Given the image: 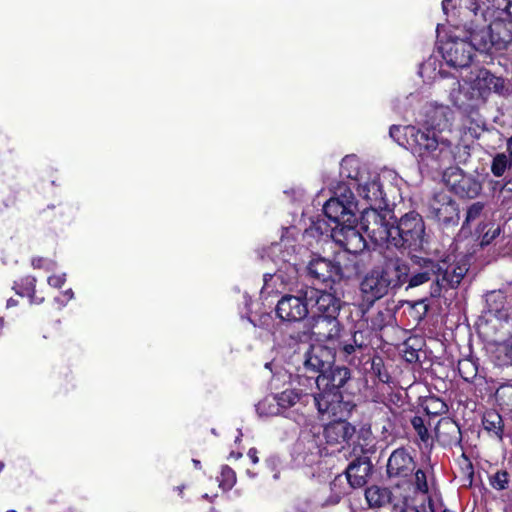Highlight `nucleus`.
Listing matches in <instances>:
<instances>
[{"label": "nucleus", "mask_w": 512, "mask_h": 512, "mask_svg": "<svg viewBox=\"0 0 512 512\" xmlns=\"http://www.w3.org/2000/svg\"><path fill=\"white\" fill-rule=\"evenodd\" d=\"M453 121L454 112L449 106L429 103L423 109L421 127L407 126L404 129L407 143L419 163L432 169H440L453 163L465 164L468 161V146L454 145L441 135L451 129Z\"/></svg>", "instance_id": "nucleus-1"}, {"label": "nucleus", "mask_w": 512, "mask_h": 512, "mask_svg": "<svg viewBox=\"0 0 512 512\" xmlns=\"http://www.w3.org/2000/svg\"><path fill=\"white\" fill-rule=\"evenodd\" d=\"M409 266L403 260L389 259L371 269L362 279L360 290L368 302H375L395 293L408 279Z\"/></svg>", "instance_id": "nucleus-2"}, {"label": "nucleus", "mask_w": 512, "mask_h": 512, "mask_svg": "<svg viewBox=\"0 0 512 512\" xmlns=\"http://www.w3.org/2000/svg\"><path fill=\"white\" fill-rule=\"evenodd\" d=\"M463 90L453 89L450 93L451 101L460 109H474L483 103L491 92L504 94L505 81L487 69H476L471 71L465 80Z\"/></svg>", "instance_id": "nucleus-3"}, {"label": "nucleus", "mask_w": 512, "mask_h": 512, "mask_svg": "<svg viewBox=\"0 0 512 512\" xmlns=\"http://www.w3.org/2000/svg\"><path fill=\"white\" fill-rule=\"evenodd\" d=\"M488 13L490 5L486 2L481 6L474 0L471 1V6L466 7L465 16L469 18V22L465 24V28L469 32V42L474 51L489 52L492 48L496 49L491 25H486Z\"/></svg>", "instance_id": "nucleus-4"}, {"label": "nucleus", "mask_w": 512, "mask_h": 512, "mask_svg": "<svg viewBox=\"0 0 512 512\" xmlns=\"http://www.w3.org/2000/svg\"><path fill=\"white\" fill-rule=\"evenodd\" d=\"M391 246L411 250H422L427 243L422 216L411 211L403 215L392 227Z\"/></svg>", "instance_id": "nucleus-5"}, {"label": "nucleus", "mask_w": 512, "mask_h": 512, "mask_svg": "<svg viewBox=\"0 0 512 512\" xmlns=\"http://www.w3.org/2000/svg\"><path fill=\"white\" fill-rule=\"evenodd\" d=\"M269 255L277 267L271 277L285 286L293 284L298 276L295 246L291 244L288 238L282 237L280 242L270 246Z\"/></svg>", "instance_id": "nucleus-6"}, {"label": "nucleus", "mask_w": 512, "mask_h": 512, "mask_svg": "<svg viewBox=\"0 0 512 512\" xmlns=\"http://www.w3.org/2000/svg\"><path fill=\"white\" fill-rule=\"evenodd\" d=\"M436 284L431 288V296H440L442 289L456 288L466 275L469 264L465 256L448 255L436 262Z\"/></svg>", "instance_id": "nucleus-7"}, {"label": "nucleus", "mask_w": 512, "mask_h": 512, "mask_svg": "<svg viewBox=\"0 0 512 512\" xmlns=\"http://www.w3.org/2000/svg\"><path fill=\"white\" fill-rule=\"evenodd\" d=\"M379 208L364 209L360 218V229L376 245H391L392 227L395 221L389 212H379Z\"/></svg>", "instance_id": "nucleus-8"}, {"label": "nucleus", "mask_w": 512, "mask_h": 512, "mask_svg": "<svg viewBox=\"0 0 512 512\" xmlns=\"http://www.w3.org/2000/svg\"><path fill=\"white\" fill-rule=\"evenodd\" d=\"M306 288L296 294H285L280 297L275 306L277 318L286 323H298L309 316L310 308Z\"/></svg>", "instance_id": "nucleus-9"}, {"label": "nucleus", "mask_w": 512, "mask_h": 512, "mask_svg": "<svg viewBox=\"0 0 512 512\" xmlns=\"http://www.w3.org/2000/svg\"><path fill=\"white\" fill-rule=\"evenodd\" d=\"M427 217L435 220L441 229L449 230L459 223V208L448 194L437 193L427 204Z\"/></svg>", "instance_id": "nucleus-10"}, {"label": "nucleus", "mask_w": 512, "mask_h": 512, "mask_svg": "<svg viewBox=\"0 0 512 512\" xmlns=\"http://www.w3.org/2000/svg\"><path fill=\"white\" fill-rule=\"evenodd\" d=\"M317 390L313 399L319 415L327 419L343 418L347 415L350 404L343 401L340 390L326 386L317 387Z\"/></svg>", "instance_id": "nucleus-11"}, {"label": "nucleus", "mask_w": 512, "mask_h": 512, "mask_svg": "<svg viewBox=\"0 0 512 512\" xmlns=\"http://www.w3.org/2000/svg\"><path fill=\"white\" fill-rule=\"evenodd\" d=\"M489 18L492 19L490 25L494 33L496 50H502L512 42V2L503 9L494 8L491 3Z\"/></svg>", "instance_id": "nucleus-12"}, {"label": "nucleus", "mask_w": 512, "mask_h": 512, "mask_svg": "<svg viewBox=\"0 0 512 512\" xmlns=\"http://www.w3.org/2000/svg\"><path fill=\"white\" fill-rule=\"evenodd\" d=\"M416 468V461L411 452L404 447L392 451L386 463V475L391 481L410 479Z\"/></svg>", "instance_id": "nucleus-13"}, {"label": "nucleus", "mask_w": 512, "mask_h": 512, "mask_svg": "<svg viewBox=\"0 0 512 512\" xmlns=\"http://www.w3.org/2000/svg\"><path fill=\"white\" fill-rule=\"evenodd\" d=\"M306 295L309 302L310 317H338L341 302L336 296L312 287H306Z\"/></svg>", "instance_id": "nucleus-14"}, {"label": "nucleus", "mask_w": 512, "mask_h": 512, "mask_svg": "<svg viewBox=\"0 0 512 512\" xmlns=\"http://www.w3.org/2000/svg\"><path fill=\"white\" fill-rule=\"evenodd\" d=\"M445 62L454 68L468 67L473 59L474 49L469 41L460 38H450L440 47Z\"/></svg>", "instance_id": "nucleus-15"}, {"label": "nucleus", "mask_w": 512, "mask_h": 512, "mask_svg": "<svg viewBox=\"0 0 512 512\" xmlns=\"http://www.w3.org/2000/svg\"><path fill=\"white\" fill-rule=\"evenodd\" d=\"M334 361L333 349L323 345H312L302 356V369L307 374H317L318 376L328 372Z\"/></svg>", "instance_id": "nucleus-16"}, {"label": "nucleus", "mask_w": 512, "mask_h": 512, "mask_svg": "<svg viewBox=\"0 0 512 512\" xmlns=\"http://www.w3.org/2000/svg\"><path fill=\"white\" fill-rule=\"evenodd\" d=\"M358 195L365 200L370 208H384L388 206L387 192L378 174L369 175L366 179L361 178L356 183Z\"/></svg>", "instance_id": "nucleus-17"}, {"label": "nucleus", "mask_w": 512, "mask_h": 512, "mask_svg": "<svg viewBox=\"0 0 512 512\" xmlns=\"http://www.w3.org/2000/svg\"><path fill=\"white\" fill-rule=\"evenodd\" d=\"M321 444L322 439L320 435L312 431L301 432L294 446L296 459L307 466L313 465L321 456Z\"/></svg>", "instance_id": "nucleus-18"}, {"label": "nucleus", "mask_w": 512, "mask_h": 512, "mask_svg": "<svg viewBox=\"0 0 512 512\" xmlns=\"http://www.w3.org/2000/svg\"><path fill=\"white\" fill-rule=\"evenodd\" d=\"M354 223H346L341 226H334L332 239L347 252L357 254L367 247V242L354 225Z\"/></svg>", "instance_id": "nucleus-19"}, {"label": "nucleus", "mask_w": 512, "mask_h": 512, "mask_svg": "<svg viewBox=\"0 0 512 512\" xmlns=\"http://www.w3.org/2000/svg\"><path fill=\"white\" fill-rule=\"evenodd\" d=\"M307 398V394L297 389H285L275 394L277 405L280 408V415L290 418L298 424L305 423L306 417L303 413H299L298 409H291L298 404H305Z\"/></svg>", "instance_id": "nucleus-20"}, {"label": "nucleus", "mask_w": 512, "mask_h": 512, "mask_svg": "<svg viewBox=\"0 0 512 512\" xmlns=\"http://www.w3.org/2000/svg\"><path fill=\"white\" fill-rule=\"evenodd\" d=\"M308 275L318 283L340 281L343 277L339 263L324 257H315L307 265Z\"/></svg>", "instance_id": "nucleus-21"}, {"label": "nucleus", "mask_w": 512, "mask_h": 512, "mask_svg": "<svg viewBox=\"0 0 512 512\" xmlns=\"http://www.w3.org/2000/svg\"><path fill=\"white\" fill-rule=\"evenodd\" d=\"M357 208L344 204L338 199L330 198L323 206L325 216L332 226H341L346 223H355Z\"/></svg>", "instance_id": "nucleus-22"}, {"label": "nucleus", "mask_w": 512, "mask_h": 512, "mask_svg": "<svg viewBox=\"0 0 512 512\" xmlns=\"http://www.w3.org/2000/svg\"><path fill=\"white\" fill-rule=\"evenodd\" d=\"M311 333L322 341H333L340 337L341 326L338 317H309Z\"/></svg>", "instance_id": "nucleus-23"}, {"label": "nucleus", "mask_w": 512, "mask_h": 512, "mask_svg": "<svg viewBox=\"0 0 512 512\" xmlns=\"http://www.w3.org/2000/svg\"><path fill=\"white\" fill-rule=\"evenodd\" d=\"M402 497L403 495L398 487L390 490L384 487L371 486L365 491V498L369 506L374 508L390 506L392 510L394 504L399 503Z\"/></svg>", "instance_id": "nucleus-24"}, {"label": "nucleus", "mask_w": 512, "mask_h": 512, "mask_svg": "<svg viewBox=\"0 0 512 512\" xmlns=\"http://www.w3.org/2000/svg\"><path fill=\"white\" fill-rule=\"evenodd\" d=\"M356 458L348 465L346 477L353 488H359L367 483L372 471L369 456L355 455Z\"/></svg>", "instance_id": "nucleus-25"}, {"label": "nucleus", "mask_w": 512, "mask_h": 512, "mask_svg": "<svg viewBox=\"0 0 512 512\" xmlns=\"http://www.w3.org/2000/svg\"><path fill=\"white\" fill-rule=\"evenodd\" d=\"M437 441L444 447L457 446L461 443L462 433L456 421L444 417L438 421L435 428Z\"/></svg>", "instance_id": "nucleus-26"}, {"label": "nucleus", "mask_w": 512, "mask_h": 512, "mask_svg": "<svg viewBox=\"0 0 512 512\" xmlns=\"http://www.w3.org/2000/svg\"><path fill=\"white\" fill-rule=\"evenodd\" d=\"M355 433V427L343 418H335L324 428V437L330 444L347 442Z\"/></svg>", "instance_id": "nucleus-27"}, {"label": "nucleus", "mask_w": 512, "mask_h": 512, "mask_svg": "<svg viewBox=\"0 0 512 512\" xmlns=\"http://www.w3.org/2000/svg\"><path fill=\"white\" fill-rule=\"evenodd\" d=\"M351 377V372L347 367L331 366L328 372L316 377L317 387L326 386L340 390Z\"/></svg>", "instance_id": "nucleus-28"}, {"label": "nucleus", "mask_w": 512, "mask_h": 512, "mask_svg": "<svg viewBox=\"0 0 512 512\" xmlns=\"http://www.w3.org/2000/svg\"><path fill=\"white\" fill-rule=\"evenodd\" d=\"M436 262L423 258L419 261V269L409 270L408 279L406 283L407 289L415 288L431 280L433 276L436 277Z\"/></svg>", "instance_id": "nucleus-29"}, {"label": "nucleus", "mask_w": 512, "mask_h": 512, "mask_svg": "<svg viewBox=\"0 0 512 512\" xmlns=\"http://www.w3.org/2000/svg\"><path fill=\"white\" fill-rule=\"evenodd\" d=\"M376 451V442L369 426H362L356 436L353 448L355 455L368 456Z\"/></svg>", "instance_id": "nucleus-30"}, {"label": "nucleus", "mask_w": 512, "mask_h": 512, "mask_svg": "<svg viewBox=\"0 0 512 512\" xmlns=\"http://www.w3.org/2000/svg\"><path fill=\"white\" fill-rule=\"evenodd\" d=\"M333 231L334 226L326 222L324 219H317L316 221H313L308 228L305 229L303 238L307 241L309 246H312V239L317 240L323 236L332 239Z\"/></svg>", "instance_id": "nucleus-31"}, {"label": "nucleus", "mask_w": 512, "mask_h": 512, "mask_svg": "<svg viewBox=\"0 0 512 512\" xmlns=\"http://www.w3.org/2000/svg\"><path fill=\"white\" fill-rule=\"evenodd\" d=\"M484 429L500 441L503 439L504 424L502 417L496 411H487L483 416Z\"/></svg>", "instance_id": "nucleus-32"}, {"label": "nucleus", "mask_w": 512, "mask_h": 512, "mask_svg": "<svg viewBox=\"0 0 512 512\" xmlns=\"http://www.w3.org/2000/svg\"><path fill=\"white\" fill-rule=\"evenodd\" d=\"M340 175L357 183L359 176V160L353 156H345L340 163Z\"/></svg>", "instance_id": "nucleus-33"}, {"label": "nucleus", "mask_w": 512, "mask_h": 512, "mask_svg": "<svg viewBox=\"0 0 512 512\" xmlns=\"http://www.w3.org/2000/svg\"><path fill=\"white\" fill-rule=\"evenodd\" d=\"M352 340L354 341V345H351L349 341H345L344 339L339 341V349L346 358L355 354L357 351H361L367 345L362 332L355 331L352 334Z\"/></svg>", "instance_id": "nucleus-34"}, {"label": "nucleus", "mask_w": 512, "mask_h": 512, "mask_svg": "<svg viewBox=\"0 0 512 512\" xmlns=\"http://www.w3.org/2000/svg\"><path fill=\"white\" fill-rule=\"evenodd\" d=\"M438 59L436 57H429L423 62L419 69V74L427 81L436 80L437 77L444 78L446 75L442 69H437Z\"/></svg>", "instance_id": "nucleus-35"}, {"label": "nucleus", "mask_w": 512, "mask_h": 512, "mask_svg": "<svg viewBox=\"0 0 512 512\" xmlns=\"http://www.w3.org/2000/svg\"><path fill=\"white\" fill-rule=\"evenodd\" d=\"M486 304L488 312L496 317H503L505 306V296L501 292L492 291L486 295Z\"/></svg>", "instance_id": "nucleus-36"}, {"label": "nucleus", "mask_w": 512, "mask_h": 512, "mask_svg": "<svg viewBox=\"0 0 512 512\" xmlns=\"http://www.w3.org/2000/svg\"><path fill=\"white\" fill-rule=\"evenodd\" d=\"M352 188H356V183L351 182L349 185L345 183H339L334 189V196L332 198L338 199L344 204H349L352 207L357 208Z\"/></svg>", "instance_id": "nucleus-37"}, {"label": "nucleus", "mask_w": 512, "mask_h": 512, "mask_svg": "<svg viewBox=\"0 0 512 512\" xmlns=\"http://www.w3.org/2000/svg\"><path fill=\"white\" fill-rule=\"evenodd\" d=\"M256 412L259 417H272L280 415V408L277 405L275 394L265 397L256 405Z\"/></svg>", "instance_id": "nucleus-38"}, {"label": "nucleus", "mask_w": 512, "mask_h": 512, "mask_svg": "<svg viewBox=\"0 0 512 512\" xmlns=\"http://www.w3.org/2000/svg\"><path fill=\"white\" fill-rule=\"evenodd\" d=\"M36 282L37 280L34 276H25L20 280V283L15 282L13 289L20 296L27 295L30 299V303H34Z\"/></svg>", "instance_id": "nucleus-39"}, {"label": "nucleus", "mask_w": 512, "mask_h": 512, "mask_svg": "<svg viewBox=\"0 0 512 512\" xmlns=\"http://www.w3.org/2000/svg\"><path fill=\"white\" fill-rule=\"evenodd\" d=\"M458 186L457 192L469 198L475 197L481 189L480 183L469 176H462Z\"/></svg>", "instance_id": "nucleus-40"}, {"label": "nucleus", "mask_w": 512, "mask_h": 512, "mask_svg": "<svg viewBox=\"0 0 512 512\" xmlns=\"http://www.w3.org/2000/svg\"><path fill=\"white\" fill-rule=\"evenodd\" d=\"M512 165V158L505 153H498L493 158L491 172L496 177H501Z\"/></svg>", "instance_id": "nucleus-41"}, {"label": "nucleus", "mask_w": 512, "mask_h": 512, "mask_svg": "<svg viewBox=\"0 0 512 512\" xmlns=\"http://www.w3.org/2000/svg\"><path fill=\"white\" fill-rule=\"evenodd\" d=\"M422 407L427 415L438 416L447 411V405L437 397H428L424 400Z\"/></svg>", "instance_id": "nucleus-42"}, {"label": "nucleus", "mask_w": 512, "mask_h": 512, "mask_svg": "<svg viewBox=\"0 0 512 512\" xmlns=\"http://www.w3.org/2000/svg\"><path fill=\"white\" fill-rule=\"evenodd\" d=\"M413 486L416 493L427 495L429 493V481L427 473L422 469H416L413 472Z\"/></svg>", "instance_id": "nucleus-43"}, {"label": "nucleus", "mask_w": 512, "mask_h": 512, "mask_svg": "<svg viewBox=\"0 0 512 512\" xmlns=\"http://www.w3.org/2000/svg\"><path fill=\"white\" fill-rule=\"evenodd\" d=\"M236 473L227 465L222 466L219 487L223 490H230L236 484Z\"/></svg>", "instance_id": "nucleus-44"}, {"label": "nucleus", "mask_w": 512, "mask_h": 512, "mask_svg": "<svg viewBox=\"0 0 512 512\" xmlns=\"http://www.w3.org/2000/svg\"><path fill=\"white\" fill-rule=\"evenodd\" d=\"M458 371L465 381H472L477 375V366L469 359H464L458 363Z\"/></svg>", "instance_id": "nucleus-45"}, {"label": "nucleus", "mask_w": 512, "mask_h": 512, "mask_svg": "<svg viewBox=\"0 0 512 512\" xmlns=\"http://www.w3.org/2000/svg\"><path fill=\"white\" fill-rule=\"evenodd\" d=\"M411 425L415 432L417 433L418 437L423 443H428L430 439V435L428 432L427 427L425 426L424 420L420 416H414L411 419Z\"/></svg>", "instance_id": "nucleus-46"}, {"label": "nucleus", "mask_w": 512, "mask_h": 512, "mask_svg": "<svg viewBox=\"0 0 512 512\" xmlns=\"http://www.w3.org/2000/svg\"><path fill=\"white\" fill-rule=\"evenodd\" d=\"M490 485L496 490H504L508 486L509 474L505 470L497 471L489 479Z\"/></svg>", "instance_id": "nucleus-47"}, {"label": "nucleus", "mask_w": 512, "mask_h": 512, "mask_svg": "<svg viewBox=\"0 0 512 512\" xmlns=\"http://www.w3.org/2000/svg\"><path fill=\"white\" fill-rule=\"evenodd\" d=\"M500 231V227L493 223L484 225L482 228L483 235L481 245H489L497 236H499Z\"/></svg>", "instance_id": "nucleus-48"}, {"label": "nucleus", "mask_w": 512, "mask_h": 512, "mask_svg": "<svg viewBox=\"0 0 512 512\" xmlns=\"http://www.w3.org/2000/svg\"><path fill=\"white\" fill-rule=\"evenodd\" d=\"M483 209L484 204L481 202H475L471 204L467 209L465 223H469L479 218L480 215L482 214Z\"/></svg>", "instance_id": "nucleus-49"}, {"label": "nucleus", "mask_w": 512, "mask_h": 512, "mask_svg": "<svg viewBox=\"0 0 512 512\" xmlns=\"http://www.w3.org/2000/svg\"><path fill=\"white\" fill-rule=\"evenodd\" d=\"M391 512H420V510L415 506L409 505L407 497L403 496L399 503L394 504Z\"/></svg>", "instance_id": "nucleus-50"}, {"label": "nucleus", "mask_w": 512, "mask_h": 512, "mask_svg": "<svg viewBox=\"0 0 512 512\" xmlns=\"http://www.w3.org/2000/svg\"><path fill=\"white\" fill-rule=\"evenodd\" d=\"M500 351L504 353L505 363L512 364V334L502 342Z\"/></svg>", "instance_id": "nucleus-51"}, {"label": "nucleus", "mask_w": 512, "mask_h": 512, "mask_svg": "<svg viewBox=\"0 0 512 512\" xmlns=\"http://www.w3.org/2000/svg\"><path fill=\"white\" fill-rule=\"evenodd\" d=\"M32 266L35 269H45L46 271H52L56 267V263L52 260L44 258H34L32 260Z\"/></svg>", "instance_id": "nucleus-52"}, {"label": "nucleus", "mask_w": 512, "mask_h": 512, "mask_svg": "<svg viewBox=\"0 0 512 512\" xmlns=\"http://www.w3.org/2000/svg\"><path fill=\"white\" fill-rule=\"evenodd\" d=\"M47 282L51 287L61 288L64 285V283L66 282V274L63 273L60 275H52V276L48 277Z\"/></svg>", "instance_id": "nucleus-53"}, {"label": "nucleus", "mask_w": 512, "mask_h": 512, "mask_svg": "<svg viewBox=\"0 0 512 512\" xmlns=\"http://www.w3.org/2000/svg\"><path fill=\"white\" fill-rule=\"evenodd\" d=\"M405 127H402V126H396V125H393L390 127V131H389V134H390V137L393 138L395 141H397L398 143H400V136L403 134L404 136L405 135Z\"/></svg>", "instance_id": "nucleus-54"}, {"label": "nucleus", "mask_w": 512, "mask_h": 512, "mask_svg": "<svg viewBox=\"0 0 512 512\" xmlns=\"http://www.w3.org/2000/svg\"><path fill=\"white\" fill-rule=\"evenodd\" d=\"M248 456L251 459V461L253 462V464H257L258 463L259 458L257 456L256 448H250L249 451H248Z\"/></svg>", "instance_id": "nucleus-55"}, {"label": "nucleus", "mask_w": 512, "mask_h": 512, "mask_svg": "<svg viewBox=\"0 0 512 512\" xmlns=\"http://www.w3.org/2000/svg\"><path fill=\"white\" fill-rule=\"evenodd\" d=\"M339 501H340V496L339 495H333L327 501H325L323 503V506L334 505V504H337Z\"/></svg>", "instance_id": "nucleus-56"}, {"label": "nucleus", "mask_w": 512, "mask_h": 512, "mask_svg": "<svg viewBox=\"0 0 512 512\" xmlns=\"http://www.w3.org/2000/svg\"><path fill=\"white\" fill-rule=\"evenodd\" d=\"M473 475H474V471H473L472 464L468 463V465H467V477H468V480H469V484L472 483Z\"/></svg>", "instance_id": "nucleus-57"}, {"label": "nucleus", "mask_w": 512, "mask_h": 512, "mask_svg": "<svg viewBox=\"0 0 512 512\" xmlns=\"http://www.w3.org/2000/svg\"><path fill=\"white\" fill-rule=\"evenodd\" d=\"M507 151L509 153L508 156L512 158V136L507 141Z\"/></svg>", "instance_id": "nucleus-58"}, {"label": "nucleus", "mask_w": 512, "mask_h": 512, "mask_svg": "<svg viewBox=\"0 0 512 512\" xmlns=\"http://www.w3.org/2000/svg\"><path fill=\"white\" fill-rule=\"evenodd\" d=\"M17 304H18L17 300H15L13 298H10V299L7 300L6 306H7V308H11V307L16 306Z\"/></svg>", "instance_id": "nucleus-59"}, {"label": "nucleus", "mask_w": 512, "mask_h": 512, "mask_svg": "<svg viewBox=\"0 0 512 512\" xmlns=\"http://www.w3.org/2000/svg\"><path fill=\"white\" fill-rule=\"evenodd\" d=\"M64 296H66L68 298V300H71L73 299L74 297V292L72 289H67L65 292H64Z\"/></svg>", "instance_id": "nucleus-60"}, {"label": "nucleus", "mask_w": 512, "mask_h": 512, "mask_svg": "<svg viewBox=\"0 0 512 512\" xmlns=\"http://www.w3.org/2000/svg\"><path fill=\"white\" fill-rule=\"evenodd\" d=\"M451 3V0H443L442 1V8L446 12L448 9V5Z\"/></svg>", "instance_id": "nucleus-61"}, {"label": "nucleus", "mask_w": 512, "mask_h": 512, "mask_svg": "<svg viewBox=\"0 0 512 512\" xmlns=\"http://www.w3.org/2000/svg\"><path fill=\"white\" fill-rule=\"evenodd\" d=\"M192 463L196 469H201V462L198 459H193Z\"/></svg>", "instance_id": "nucleus-62"}, {"label": "nucleus", "mask_w": 512, "mask_h": 512, "mask_svg": "<svg viewBox=\"0 0 512 512\" xmlns=\"http://www.w3.org/2000/svg\"><path fill=\"white\" fill-rule=\"evenodd\" d=\"M44 302V298L43 297H36V295L34 294V303L33 304H41Z\"/></svg>", "instance_id": "nucleus-63"}, {"label": "nucleus", "mask_w": 512, "mask_h": 512, "mask_svg": "<svg viewBox=\"0 0 512 512\" xmlns=\"http://www.w3.org/2000/svg\"><path fill=\"white\" fill-rule=\"evenodd\" d=\"M295 512H310V511H309L308 507L306 506L304 508L297 507L295 509Z\"/></svg>", "instance_id": "nucleus-64"}]
</instances>
